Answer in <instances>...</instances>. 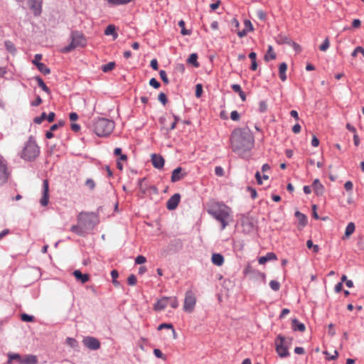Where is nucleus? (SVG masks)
Listing matches in <instances>:
<instances>
[{
    "mask_svg": "<svg viewBox=\"0 0 364 364\" xmlns=\"http://www.w3.org/2000/svg\"><path fill=\"white\" fill-rule=\"evenodd\" d=\"M230 142L234 151L243 153L252 149L255 139L248 127L237 128L231 134Z\"/></svg>",
    "mask_w": 364,
    "mask_h": 364,
    "instance_id": "nucleus-1",
    "label": "nucleus"
},
{
    "mask_svg": "<svg viewBox=\"0 0 364 364\" xmlns=\"http://www.w3.org/2000/svg\"><path fill=\"white\" fill-rule=\"evenodd\" d=\"M208 212L221 223L222 230L225 228L228 224V220L230 218L231 213L230 208L223 203H216L211 206Z\"/></svg>",
    "mask_w": 364,
    "mask_h": 364,
    "instance_id": "nucleus-2",
    "label": "nucleus"
},
{
    "mask_svg": "<svg viewBox=\"0 0 364 364\" xmlns=\"http://www.w3.org/2000/svg\"><path fill=\"white\" fill-rule=\"evenodd\" d=\"M114 128V122L105 118L95 119L92 125L93 132L99 136H109Z\"/></svg>",
    "mask_w": 364,
    "mask_h": 364,
    "instance_id": "nucleus-3",
    "label": "nucleus"
},
{
    "mask_svg": "<svg viewBox=\"0 0 364 364\" xmlns=\"http://www.w3.org/2000/svg\"><path fill=\"white\" fill-rule=\"evenodd\" d=\"M40 154V149L36 141L30 138L26 143L21 152V157L25 160L32 161Z\"/></svg>",
    "mask_w": 364,
    "mask_h": 364,
    "instance_id": "nucleus-4",
    "label": "nucleus"
},
{
    "mask_svg": "<svg viewBox=\"0 0 364 364\" xmlns=\"http://www.w3.org/2000/svg\"><path fill=\"white\" fill-rule=\"evenodd\" d=\"M71 43L61 49L63 53H69L77 47H84L87 43L84 35L79 31H73L71 33Z\"/></svg>",
    "mask_w": 364,
    "mask_h": 364,
    "instance_id": "nucleus-5",
    "label": "nucleus"
},
{
    "mask_svg": "<svg viewBox=\"0 0 364 364\" xmlns=\"http://www.w3.org/2000/svg\"><path fill=\"white\" fill-rule=\"evenodd\" d=\"M97 216L93 213H79L77 216V222L87 231L94 228L96 224Z\"/></svg>",
    "mask_w": 364,
    "mask_h": 364,
    "instance_id": "nucleus-6",
    "label": "nucleus"
},
{
    "mask_svg": "<svg viewBox=\"0 0 364 364\" xmlns=\"http://www.w3.org/2000/svg\"><path fill=\"white\" fill-rule=\"evenodd\" d=\"M196 304V296L195 293L188 290L185 294V299L183 302V310L186 312L191 313L193 311Z\"/></svg>",
    "mask_w": 364,
    "mask_h": 364,
    "instance_id": "nucleus-7",
    "label": "nucleus"
},
{
    "mask_svg": "<svg viewBox=\"0 0 364 364\" xmlns=\"http://www.w3.org/2000/svg\"><path fill=\"white\" fill-rule=\"evenodd\" d=\"M286 343L285 337L281 335H279L275 340L276 351L282 358L287 357L289 355Z\"/></svg>",
    "mask_w": 364,
    "mask_h": 364,
    "instance_id": "nucleus-8",
    "label": "nucleus"
},
{
    "mask_svg": "<svg viewBox=\"0 0 364 364\" xmlns=\"http://www.w3.org/2000/svg\"><path fill=\"white\" fill-rule=\"evenodd\" d=\"M6 164L1 156H0V186L6 183L9 178Z\"/></svg>",
    "mask_w": 364,
    "mask_h": 364,
    "instance_id": "nucleus-9",
    "label": "nucleus"
},
{
    "mask_svg": "<svg viewBox=\"0 0 364 364\" xmlns=\"http://www.w3.org/2000/svg\"><path fill=\"white\" fill-rule=\"evenodd\" d=\"M6 164L1 156H0V186L6 183L9 178Z\"/></svg>",
    "mask_w": 364,
    "mask_h": 364,
    "instance_id": "nucleus-10",
    "label": "nucleus"
},
{
    "mask_svg": "<svg viewBox=\"0 0 364 364\" xmlns=\"http://www.w3.org/2000/svg\"><path fill=\"white\" fill-rule=\"evenodd\" d=\"M28 4L35 16H39L41 14L43 0H28Z\"/></svg>",
    "mask_w": 364,
    "mask_h": 364,
    "instance_id": "nucleus-11",
    "label": "nucleus"
},
{
    "mask_svg": "<svg viewBox=\"0 0 364 364\" xmlns=\"http://www.w3.org/2000/svg\"><path fill=\"white\" fill-rule=\"evenodd\" d=\"M82 342L85 346L90 350H97L100 347V341L93 337H87L84 338Z\"/></svg>",
    "mask_w": 364,
    "mask_h": 364,
    "instance_id": "nucleus-12",
    "label": "nucleus"
},
{
    "mask_svg": "<svg viewBox=\"0 0 364 364\" xmlns=\"http://www.w3.org/2000/svg\"><path fill=\"white\" fill-rule=\"evenodd\" d=\"M48 191H49L48 181V180H44L43 182V190H42L43 196L40 200V203L43 206H46L48 203V200H49Z\"/></svg>",
    "mask_w": 364,
    "mask_h": 364,
    "instance_id": "nucleus-13",
    "label": "nucleus"
},
{
    "mask_svg": "<svg viewBox=\"0 0 364 364\" xmlns=\"http://www.w3.org/2000/svg\"><path fill=\"white\" fill-rule=\"evenodd\" d=\"M180 194L175 193L168 200L166 203V208L170 210H175L180 202Z\"/></svg>",
    "mask_w": 364,
    "mask_h": 364,
    "instance_id": "nucleus-14",
    "label": "nucleus"
},
{
    "mask_svg": "<svg viewBox=\"0 0 364 364\" xmlns=\"http://www.w3.org/2000/svg\"><path fill=\"white\" fill-rule=\"evenodd\" d=\"M151 162L154 168L161 169L164 166V158L159 154H154L151 155Z\"/></svg>",
    "mask_w": 364,
    "mask_h": 364,
    "instance_id": "nucleus-15",
    "label": "nucleus"
},
{
    "mask_svg": "<svg viewBox=\"0 0 364 364\" xmlns=\"http://www.w3.org/2000/svg\"><path fill=\"white\" fill-rule=\"evenodd\" d=\"M168 304V297H162L159 299L156 303L154 306V309L155 311H161L164 310Z\"/></svg>",
    "mask_w": 364,
    "mask_h": 364,
    "instance_id": "nucleus-16",
    "label": "nucleus"
},
{
    "mask_svg": "<svg viewBox=\"0 0 364 364\" xmlns=\"http://www.w3.org/2000/svg\"><path fill=\"white\" fill-rule=\"evenodd\" d=\"M185 175V173H182L181 167H178L173 171L171 180L172 182L178 181L181 179L183 178Z\"/></svg>",
    "mask_w": 364,
    "mask_h": 364,
    "instance_id": "nucleus-17",
    "label": "nucleus"
},
{
    "mask_svg": "<svg viewBox=\"0 0 364 364\" xmlns=\"http://www.w3.org/2000/svg\"><path fill=\"white\" fill-rule=\"evenodd\" d=\"M73 275L77 281H80L82 284L86 283L90 276L88 274H82L80 270L77 269L73 272Z\"/></svg>",
    "mask_w": 364,
    "mask_h": 364,
    "instance_id": "nucleus-18",
    "label": "nucleus"
},
{
    "mask_svg": "<svg viewBox=\"0 0 364 364\" xmlns=\"http://www.w3.org/2000/svg\"><path fill=\"white\" fill-rule=\"evenodd\" d=\"M38 358L34 355H26L20 360L21 364H36Z\"/></svg>",
    "mask_w": 364,
    "mask_h": 364,
    "instance_id": "nucleus-19",
    "label": "nucleus"
},
{
    "mask_svg": "<svg viewBox=\"0 0 364 364\" xmlns=\"http://www.w3.org/2000/svg\"><path fill=\"white\" fill-rule=\"evenodd\" d=\"M211 262L216 266L220 267L224 263V257L221 254L213 253L211 256Z\"/></svg>",
    "mask_w": 364,
    "mask_h": 364,
    "instance_id": "nucleus-20",
    "label": "nucleus"
},
{
    "mask_svg": "<svg viewBox=\"0 0 364 364\" xmlns=\"http://www.w3.org/2000/svg\"><path fill=\"white\" fill-rule=\"evenodd\" d=\"M313 189L316 194L321 195L324 191V187L318 179H315L312 184Z\"/></svg>",
    "mask_w": 364,
    "mask_h": 364,
    "instance_id": "nucleus-21",
    "label": "nucleus"
},
{
    "mask_svg": "<svg viewBox=\"0 0 364 364\" xmlns=\"http://www.w3.org/2000/svg\"><path fill=\"white\" fill-rule=\"evenodd\" d=\"M277 255L274 252H268L265 256L260 257L258 262L260 264H265L267 261L276 260Z\"/></svg>",
    "mask_w": 364,
    "mask_h": 364,
    "instance_id": "nucleus-22",
    "label": "nucleus"
},
{
    "mask_svg": "<svg viewBox=\"0 0 364 364\" xmlns=\"http://www.w3.org/2000/svg\"><path fill=\"white\" fill-rule=\"evenodd\" d=\"M105 34L106 36L112 35L113 37V39H114V40L117 39L118 37V34L116 32V27L114 25H112V24H110L108 26H107V28L105 31Z\"/></svg>",
    "mask_w": 364,
    "mask_h": 364,
    "instance_id": "nucleus-23",
    "label": "nucleus"
},
{
    "mask_svg": "<svg viewBox=\"0 0 364 364\" xmlns=\"http://www.w3.org/2000/svg\"><path fill=\"white\" fill-rule=\"evenodd\" d=\"M287 70V65L286 63H282L279 65V75L280 79L282 81H285L287 80L286 72Z\"/></svg>",
    "mask_w": 364,
    "mask_h": 364,
    "instance_id": "nucleus-24",
    "label": "nucleus"
},
{
    "mask_svg": "<svg viewBox=\"0 0 364 364\" xmlns=\"http://www.w3.org/2000/svg\"><path fill=\"white\" fill-rule=\"evenodd\" d=\"M276 58V53L273 50V47L272 46H268V50L267 53L264 55V59L265 61L269 62V60H274Z\"/></svg>",
    "mask_w": 364,
    "mask_h": 364,
    "instance_id": "nucleus-25",
    "label": "nucleus"
},
{
    "mask_svg": "<svg viewBox=\"0 0 364 364\" xmlns=\"http://www.w3.org/2000/svg\"><path fill=\"white\" fill-rule=\"evenodd\" d=\"M292 328L294 331H299L303 332L305 331V326L304 323H300L297 319L292 320Z\"/></svg>",
    "mask_w": 364,
    "mask_h": 364,
    "instance_id": "nucleus-26",
    "label": "nucleus"
},
{
    "mask_svg": "<svg viewBox=\"0 0 364 364\" xmlns=\"http://www.w3.org/2000/svg\"><path fill=\"white\" fill-rule=\"evenodd\" d=\"M70 230L78 235H83L86 230L77 223V225H74L71 227Z\"/></svg>",
    "mask_w": 364,
    "mask_h": 364,
    "instance_id": "nucleus-27",
    "label": "nucleus"
},
{
    "mask_svg": "<svg viewBox=\"0 0 364 364\" xmlns=\"http://www.w3.org/2000/svg\"><path fill=\"white\" fill-rule=\"evenodd\" d=\"M198 55L196 53H192L190 55L187 60V63L193 65L195 68L199 67V63L198 62Z\"/></svg>",
    "mask_w": 364,
    "mask_h": 364,
    "instance_id": "nucleus-28",
    "label": "nucleus"
},
{
    "mask_svg": "<svg viewBox=\"0 0 364 364\" xmlns=\"http://www.w3.org/2000/svg\"><path fill=\"white\" fill-rule=\"evenodd\" d=\"M295 215L296 217L297 218V219L299 220V224L301 225V226H305L307 223V218L306 217V215L299 211H296L295 213Z\"/></svg>",
    "mask_w": 364,
    "mask_h": 364,
    "instance_id": "nucleus-29",
    "label": "nucleus"
},
{
    "mask_svg": "<svg viewBox=\"0 0 364 364\" xmlns=\"http://www.w3.org/2000/svg\"><path fill=\"white\" fill-rule=\"evenodd\" d=\"M249 58L252 60V64H251V66H250V69L252 70H256L257 68V61H256V59H257V54H256V53L251 52L249 54Z\"/></svg>",
    "mask_w": 364,
    "mask_h": 364,
    "instance_id": "nucleus-30",
    "label": "nucleus"
},
{
    "mask_svg": "<svg viewBox=\"0 0 364 364\" xmlns=\"http://www.w3.org/2000/svg\"><path fill=\"white\" fill-rule=\"evenodd\" d=\"M355 226L353 223H349L346 228L345 236L349 237L355 231Z\"/></svg>",
    "mask_w": 364,
    "mask_h": 364,
    "instance_id": "nucleus-31",
    "label": "nucleus"
},
{
    "mask_svg": "<svg viewBox=\"0 0 364 364\" xmlns=\"http://www.w3.org/2000/svg\"><path fill=\"white\" fill-rule=\"evenodd\" d=\"M276 41L278 44H289L291 43V39L288 37L284 36V35H279L277 38Z\"/></svg>",
    "mask_w": 364,
    "mask_h": 364,
    "instance_id": "nucleus-32",
    "label": "nucleus"
},
{
    "mask_svg": "<svg viewBox=\"0 0 364 364\" xmlns=\"http://www.w3.org/2000/svg\"><path fill=\"white\" fill-rule=\"evenodd\" d=\"M36 80L38 82V85L41 89L45 91L46 92L50 94V89L46 86V85L44 83L43 80L40 77H36Z\"/></svg>",
    "mask_w": 364,
    "mask_h": 364,
    "instance_id": "nucleus-33",
    "label": "nucleus"
},
{
    "mask_svg": "<svg viewBox=\"0 0 364 364\" xmlns=\"http://www.w3.org/2000/svg\"><path fill=\"white\" fill-rule=\"evenodd\" d=\"M36 67L38 69V70L44 75H48L50 73V69L42 63H38Z\"/></svg>",
    "mask_w": 364,
    "mask_h": 364,
    "instance_id": "nucleus-34",
    "label": "nucleus"
},
{
    "mask_svg": "<svg viewBox=\"0 0 364 364\" xmlns=\"http://www.w3.org/2000/svg\"><path fill=\"white\" fill-rule=\"evenodd\" d=\"M115 68V63L114 62H109L105 65H103L102 66V70L104 73H107L111 70H112Z\"/></svg>",
    "mask_w": 364,
    "mask_h": 364,
    "instance_id": "nucleus-35",
    "label": "nucleus"
},
{
    "mask_svg": "<svg viewBox=\"0 0 364 364\" xmlns=\"http://www.w3.org/2000/svg\"><path fill=\"white\" fill-rule=\"evenodd\" d=\"M5 46H6V50L9 53H11L12 54H14L16 53V50L14 44L12 42H11L9 41H6Z\"/></svg>",
    "mask_w": 364,
    "mask_h": 364,
    "instance_id": "nucleus-36",
    "label": "nucleus"
},
{
    "mask_svg": "<svg viewBox=\"0 0 364 364\" xmlns=\"http://www.w3.org/2000/svg\"><path fill=\"white\" fill-rule=\"evenodd\" d=\"M178 26L181 28V33L183 36H186V35H190L191 34V31L187 30V29H186V28H185V21H184L181 20L178 22Z\"/></svg>",
    "mask_w": 364,
    "mask_h": 364,
    "instance_id": "nucleus-37",
    "label": "nucleus"
},
{
    "mask_svg": "<svg viewBox=\"0 0 364 364\" xmlns=\"http://www.w3.org/2000/svg\"><path fill=\"white\" fill-rule=\"evenodd\" d=\"M168 304H170V306L173 309H176L178 306V302L177 298L175 296L168 297Z\"/></svg>",
    "mask_w": 364,
    "mask_h": 364,
    "instance_id": "nucleus-38",
    "label": "nucleus"
},
{
    "mask_svg": "<svg viewBox=\"0 0 364 364\" xmlns=\"http://www.w3.org/2000/svg\"><path fill=\"white\" fill-rule=\"evenodd\" d=\"M329 46H330L329 39L328 38H326L324 40V41L323 42V43L320 46L319 49L321 51H326L329 48Z\"/></svg>",
    "mask_w": 364,
    "mask_h": 364,
    "instance_id": "nucleus-39",
    "label": "nucleus"
},
{
    "mask_svg": "<svg viewBox=\"0 0 364 364\" xmlns=\"http://www.w3.org/2000/svg\"><path fill=\"white\" fill-rule=\"evenodd\" d=\"M21 318L25 322H33L34 321V317L33 316H30L26 314H22L21 315Z\"/></svg>",
    "mask_w": 364,
    "mask_h": 364,
    "instance_id": "nucleus-40",
    "label": "nucleus"
},
{
    "mask_svg": "<svg viewBox=\"0 0 364 364\" xmlns=\"http://www.w3.org/2000/svg\"><path fill=\"white\" fill-rule=\"evenodd\" d=\"M269 286L274 291H278L280 288V284L276 280H272L269 282Z\"/></svg>",
    "mask_w": 364,
    "mask_h": 364,
    "instance_id": "nucleus-41",
    "label": "nucleus"
},
{
    "mask_svg": "<svg viewBox=\"0 0 364 364\" xmlns=\"http://www.w3.org/2000/svg\"><path fill=\"white\" fill-rule=\"evenodd\" d=\"M144 182H145V178L141 179L139 182L140 192L141 193L142 195L145 194L146 191V186L144 185Z\"/></svg>",
    "mask_w": 364,
    "mask_h": 364,
    "instance_id": "nucleus-42",
    "label": "nucleus"
},
{
    "mask_svg": "<svg viewBox=\"0 0 364 364\" xmlns=\"http://www.w3.org/2000/svg\"><path fill=\"white\" fill-rule=\"evenodd\" d=\"M85 186H87L90 190L92 191L95 188V182L92 178H88L85 181Z\"/></svg>",
    "mask_w": 364,
    "mask_h": 364,
    "instance_id": "nucleus-43",
    "label": "nucleus"
},
{
    "mask_svg": "<svg viewBox=\"0 0 364 364\" xmlns=\"http://www.w3.org/2000/svg\"><path fill=\"white\" fill-rule=\"evenodd\" d=\"M127 283L130 286H134L136 284V277L134 274H131L129 276L127 279Z\"/></svg>",
    "mask_w": 364,
    "mask_h": 364,
    "instance_id": "nucleus-44",
    "label": "nucleus"
},
{
    "mask_svg": "<svg viewBox=\"0 0 364 364\" xmlns=\"http://www.w3.org/2000/svg\"><path fill=\"white\" fill-rule=\"evenodd\" d=\"M66 343L73 348H75L77 346V341L72 338H67Z\"/></svg>",
    "mask_w": 364,
    "mask_h": 364,
    "instance_id": "nucleus-45",
    "label": "nucleus"
},
{
    "mask_svg": "<svg viewBox=\"0 0 364 364\" xmlns=\"http://www.w3.org/2000/svg\"><path fill=\"white\" fill-rule=\"evenodd\" d=\"M154 354L156 357L159 358H161L163 360H166V357L162 353V352L159 349H154Z\"/></svg>",
    "mask_w": 364,
    "mask_h": 364,
    "instance_id": "nucleus-46",
    "label": "nucleus"
},
{
    "mask_svg": "<svg viewBox=\"0 0 364 364\" xmlns=\"http://www.w3.org/2000/svg\"><path fill=\"white\" fill-rule=\"evenodd\" d=\"M159 75H160L161 79L163 80V82L165 84H168V83L169 81H168V79L167 77L166 73L164 70H161L159 72Z\"/></svg>",
    "mask_w": 364,
    "mask_h": 364,
    "instance_id": "nucleus-47",
    "label": "nucleus"
},
{
    "mask_svg": "<svg viewBox=\"0 0 364 364\" xmlns=\"http://www.w3.org/2000/svg\"><path fill=\"white\" fill-rule=\"evenodd\" d=\"M203 92V86L201 84H197L196 86V96L200 97Z\"/></svg>",
    "mask_w": 364,
    "mask_h": 364,
    "instance_id": "nucleus-48",
    "label": "nucleus"
},
{
    "mask_svg": "<svg viewBox=\"0 0 364 364\" xmlns=\"http://www.w3.org/2000/svg\"><path fill=\"white\" fill-rule=\"evenodd\" d=\"M146 259L143 255H139L135 259V263L138 264H144L146 262Z\"/></svg>",
    "mask_w": 364,
    "mask_h": 364,
    "instance_id": "nucleus-49",
    "label": "nucleus"
},
{
    "mask_svg": "<svg viewBox=\"0 0 364 364\" xmlns=\"http://www.w3.org/2000/svg\"><path fill=\"white\" fill-rule=\"evenodd\" d=\"M244 25L245 29H247L248 32L253 31V26L250 20H245L244 22Z\"/></svg>",
    "mask_w": 364,
    "mask_h": 364,
    "instance_id": "nucleus-50",
    "label": "nucleus"
},
{
    "mask_svg": "<svg viewBox=\"0 0 364 364\" xmlns=\"http://www.w3.org/2000/svg\"><path fill=\"white\" fill-rule=\"evenodd\" d=\"M163 328H171L173 331V333H175V330L172 326V324L171 323H161L160 324L159 326H158V330H162Z\"/></svg>",
    "mask_w": 364,
    "mask_h": 364,
    "instance_id": "nucleus-51",
    "label": "nucleus"
},
{
    "mask_svg": "<svg viewBox=\"0 0 364 364\" xmlns=\"http://www.w3.org/2000/svg\"><path fill=\"white\" fill-rule=\"evenodd\" d=\"M158 100L165 105L167 102L166 95L164 92H161L158 96Z\"/></svg>",
    "mask_w": 364,
    "mask_h": 364,
    "instance_id": "nucleus-52",
    "label": "nucleus"
},
{
    "mask_svg": "<svg viewBox=\"0 0 364 364\" xmlns=\"http://www.w3.org/2000/svg\"><path fill=\"white\" fill-rule=\"evenodd\" d=\"M46 119V114L43 112L39 117H36L34 119V122L36 124H41L43 120Z\"/></svg>",
    "mask_w": 364,
    "mask_h": 364,
    "instance_id": "nucleus-53",
    "label": "nucleus"
},
{
    "mask_svg": "<svg viewBox=\"0 0 364 364\" xmlns=\"http://www.w3.org/2000/svg\"><path fill=\"white\" fill-rule=\"evenodd\" d=\"M267 109V105L264 101H261L259 104V110L261 112H264Z\"/></svg>",
    "mask_w": 364,
    "mask_h": 364,
    "instance_id": "nucleus-54",
    "label": "nucleus"
},
{
    "mask_svg": "<svg viewBox=\"0 0 364 364\" xmlns=\"http://www.w3.org/2000/svg\"><path fill=\"white\" fill-rule=\"evenodd\" d=\"M149 85L156 89H158L160 87V83L154 77L149 80Z\"/></svg>",
    "mask_w": 364,
    "mask_h": 364,
    "instance_id": "nucleus-55",
    "label": "nucleus"
},
{
    "mask_svg": "<svg viewBox=\"0 0 364 364\" xmlns=\"http://www.w3.org/2000/svg\"><path fill=\"white\" fill-rule=\"evenodd\" d=\"M256 15L257 17L262 21H264L266 19V14L262 10L257 11Z\"/></svg>",
    "mask_w": 364,
    "mask_h": 364,
    "instance_id": "nucleus-56",
    "label": "nucleus"
},
{
    "mask_svg": "<svg viewBox=\"0 0 364 364\" xmlns=\"http://www.w3.org/2000/svg\"><path fill=\"white\" fill-rule=\"evenodd\" d=\"M240 114L237 111H232L230 113V118L233 121H238L240 119Z\"/></svg>",
    "mask_w": 364,
    "mask_h": 364,
    "instance_id": "nucleus-57",
    "label": "nucleus"
},
{
    "mask_svg": "<svg viewBox=\"0 0 364 364\" xmlns=\"http://www.w3.org/2000/svg\"><path fill=\"white\" fill-rule=\"evenodd\" d=\"M215 173L218 176H223L224 175V170L221 166H216L215 168Z\"/></svg>",
    "mask_w": 364,
    "mask_h": 364,
    "instance_id": "nucleus-58",
    "label": "nucleus"
},
{
    "mask_svg": "<svg viewBox=\"0 0 364 364\" xmlns=\"http://www.w3.org/2000/svg\"><path fill=\"white\" fill-rule=\"evenodd\" d=\"M289 45H290L291 46H292V47L294 48V49L296 51H297V52H300V51L301 50V46H300L298 43H295V42L292 41L291 40V43H289Z\"/></svg>",
    "mask_w": 364,
    "mask_h": 364,
    "instance_id": "nucleus-59",
    "label": "nucleus"
},
{
    "mask_svg": "<svg viewBox=\"0 0 364 364\" xmlns=\"http://www.w3.org/2000/svg\"><path fill=\"white\" fill-rule=\"evenodd\" d=\"M353 183L350 181H346L344 184V188L347 191H352L353 189Z\"/></svg>",
    "mask_w": 364,
    "mask_h": 364,
    "instance_id": "nucleus-60",
    "label": "nucleus"
},
{
    "mask_svg": "<svg viewBox=\"0 0 364 364\" xmlns=\"http://www.w3.org/2000/svg\"><path fill=\"white\" fill-rule=\"evenodd\" d=\"M42 103V99L40 96H37L36 100L31 102V105L37 107Z\"/></svg>",
    "mask_w": 364,
    "mask_h": 364,
    "instance_id": "nucleus-61",
    "label": "nucleus"
},
{
    "mask_svg": "<svg viewBox=\"0 0 364 364\" xmlns=\"http://www.w3.org/2000/svg\"><path fill=\"white\" fill-rule=\"evenodd\" d=\"M328 334L331 336H333L336 334V331L334 329V325L333 323H330L328 325Z\"/></svg>",
    "mask_w": 364,
    "mask_h": 364,
    "instance_id": "nucleus-62",
    "label": "nucleus"
},
{
    "mask_svg": "<svg viewBox=\"0 0 364 364\" xmlns=\"http://www.w3.org/2000/svg\"><path fill=\"white\" fill-rule=\"evenodd\" d=\"M301 127L300 126V124H296L293 126L292 127V132L294 133V134H298L301 132Z\"/></svg>",
    "mask_w": 364,
    "mask_h": 364,
    "instance_id": "nucleus-63",
    "label": "nucleus"
},
{
    "mask_svg": "<svg viewBox=\"0 0 364 364\" xmlns=\"http://www.w3.org/2000/svg\"><path fill=\"white\" fill-rule=\"evenodd\" d=\"M151 67L154 70H157L159 69V66H158V62H157V60L156 59H152L151 60Z\"/></svg>",
    "mask_w": 364,
    "mask_h": 364,
    "instance_id": "nucleus-64",
    "label": "nucleus"
}]
</instances>
